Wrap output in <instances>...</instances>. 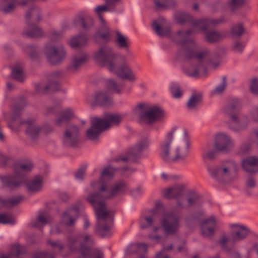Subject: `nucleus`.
<instances>
[{"mask_svg": "<svg viewBox=\"0 0 258 258\" xmlns=\"http://www.w3.org/2000/svg\"><path fill=\"white\" fill-rule=\"evenodd\" d=\"M88 38L85 35L81 34L73 37L70 41L69 44L73 48H81L87 44Z\"/></svg>", "mask_w": 258, "mask_h": 258, "instance_id": "nucleus-33", "label": "nucleus"}, {"mask_svg": "<svg viewBox=\"0 0 258 258\" xmlns=\"http://www.w3.org/2000/svg\"><path fill=\"white\" fill-rule=\"evenodd\" d=\"M214 145L216 150L222 153H230L234 146L232 139L224 133H220L216 135Z\"/></svg>", "mask_w": 258, "mask_h": 258, "instance_id": "nucleus-15", "label": "nucleus"}, {"mask_svg": "<svg viewBox=\"0 0 258 258\" xmlns=\"http://www.w3.org/2000/svg\"><path fill=\"white\" fill-rule=\"evenodd\" d=\"M244 47V44L239 41L235 42L232 46L233 50L238 53H241Z\"/></svg>", "mask_w": 258, "mask_h": 258, "instance_id": "nucleus-63", "label": "nucleus"}, {"mask_svg": "<svg viewBox=\"0 0 258 258\" xmlns=\"http://www.w3.org/2000/svg\"><path fill=\"white\" fill-rule=\"evenodd\" d=\"M107 89L111 92L120 93L124 86L123 83H116L112 79H109L107 82Z\"/></svg>", "mask_w": 258, "mask_h": 258, "instance_id": "nucleus-44", "label": "nucleus"}, {"mask_svg": "<svg viewBox=\"0 0 258 258\" xmlns=\"http://www.w3.org/2000/svg\"><path fill=\"white\" fill-rule=\"evenodd\" d=\"M240 107V101L238 99H233L223 110L229 118V127L235 132L244 130L249 122L247 116L239 111Z\"/></svg>", "mask_w": 258, "mask_h": 258, "instance_id": "nucleus-6", "label": "nucleus"}, {"mask_svg": "<svg viewBox=\"0 0 258 258\" xmlns=\"http://www.w3.org/2000/svg\"><path fill=\"white\" fill-rule=\"evenodd\" d=\"M14 158L11 155H7L0 152V167H6L11 162H13Z\"/></svg>", "mask_w": 258, "mask_h": 258, "instance_id": "nucleus-48", "label": "nucleus"}, {"mask_svg": "<svg viewBox=\"0 0 258 258\" xmlns=\"http://www.w3.org/2000/svg\"><path fill=\"white\" fill-rule=\"evenodd\" d=\"M170 92L173 97L177 99L181 97L183 94V92L179 85L175 83H173L171 84Z\"/></svg>", "mask_w": 258, "mask_h": 258, "instance_id": "nucleus-47", "label": "nucleus"}, {"mask_svg": "<svg viewBox=\"0 0 258 258\" xmlns=\"http://www.w3.org/2000/svg\"><path fill=\"white\" fill-rule=\"evenodd\" d=\"M25 17L28 21L31 19L36 22L41 21L40 9L35 6L32 7L26 12Z\"/></svg>", "mask_w": 258, "mask_h": 258, "instance_id": "nucleus-37", "label": "nucleus"}, {"mask_svg": "<svg viewBox=\"0 0 258 258\" xmlns=\"http://www.w3.org/2000/svg\"><path fill=\"white\" fill-rule=\"evenodd\" d=\"M25 51L28 53L31 58L34 59L37 56L36 48L31 45H26L25 47Z\"/></svg>", "mask_w": 258, "mask_h": 258, "instance_id": "nucleus-58", "label": "nucleus"}, {"mask_svg": "<svg viewBox=\"0 0 258 258\" xmlns=\"http://www.w3.org/2000/svg\"><path fill=\"white\" fill-rule=\"evenodd\" d=\"M33 168V164L30 161L22 163L15 167L14 175L5 178L4 181L10 188H17L23 182L24 176L30 172Z\"/></svg>", "mask_w": 258, "mask_h": 258, "instance_id": "nucleus-11", "label": "nucleus"}, {"mask_svg": "<svg viewBox=\"0 0 258 258\" xmlns=\"http://www.w3.org/2000/svg\"><path fill=\"white\" fill-rule=\"evenodd\" d=\"M133 246L137 249V252L139 253H144L147 251V245L145 243H137Z\"/></svg>", "mask_w": 258, "mask_h": 258, "instance_id": "nucleus-61", "label": "nucleus"}, {"mask_svg": "<svg viewBox=\"0 0 258 258\" xmlns=\"http://www.w3.org/2000/svg\"><path fill=\"white\" fill-rule=\"evenodd\" d=\"M250 149V145L249 143H244L240 146L238 153L240 155L247 153Z\"/></svg>", "mask_w": 258, "mask_h": 258, "instance_id": "nucleus-64", "label": "nucleus"}, {"mask_svg": "<svg viewBox=\"0 0 258 258\" xmlns=\"http://www.w3.org/2000/svg\"><path fill=\"white\" fill-rule=\"evenodd\" d=\"M244 2V0H229L228 5L232 10H235L241 7Z\"/></svg>", "mask_w": 258, "mask_h": 258, "instance_id": "nucleus-56", "label": "nucleus"}, {"mask_svg": "<svg viewBox=\"0 0 258 258\" xmlns=\"http://www.w3.org/2000/svg\"><path fill=\"white\" fill-rule=\"evenodd\" d=\"M50 220V218L47 214H39L37 222L33 224L35 227H39L38 223H42L43 225L47 224Z\"/></svg>", "mask_w": 258, "mask_h": 258, "instance_id": "nucleus-51", "label": "nucleus"}, {"mask_svg": "<svg viewBox=\"0 0 258 258\" xmlns=\"http://www.w3.org/2000/svg\"><path fill=\"white\" fill-rule=\"evenodd\" d=\"M79 128L71 125L66 130L63 138V144L66 146H75L79 142Z\"/></svg>", "mask_w": 258, "mask_h": 258, "instance_id": "nucleus-18", "label": "nucleus"}, {"mask_svg": "<svg viewBox=\"0 0 258 258\" xmlns=\"http://www.w3.org/2000/svg\"><path fill=\"white\" fill-rule=\"evenodd\" d=\"M218 153L220 152L216 150L214 145L207 144L202 148V157L204 160H213Z\"/></svg>", "mask_w": 258, "mask_h": 258, "instance_id": "nucleus-31", "label": "nucleus"}, {"mask_svg": "<svg viewBox=\"0 0 258 258\" xmlns=\"http://www.w3.org/2000/svg\"><path fill=\"white\" fill-rule=\"evenodd\" d=\"M152 28L156 33L161 37L167 36L169 34V26L164 22L155 21L153 23Z\"/></svg>", "mask_w": 258, "mask_h": 258, "instance_id": "nucleus-29", "label": "nucleus"}, {"mask_svg": "<svg viewBox=\"0 0 258 258\" xmlns=\"http://www.w3.org/2000/svg\"><path fill=\"white\" fill-rule=\"evenodd\" d=\"M251 91L254 94H258V79L254 78L252 80L250 86Z\"/></svg>", "mask_w": 258, "mask_h": 258, "instance_id": "nucleus-62", "label": "nucleus"}, {"mask_svg": "<svg viewBox=\"0 0 258 258\" xmlns=\"http://www.w3.org/2000/svg\"><path fill=\"white\" fill-rule=\"evenodd\" d=\"M185 192V186L182 184H176L162 190L163 197L167 199H175L178 200Z\"/></svg>", "mask_w": 258, "mask_h": 258, "instance_id": "nucleus-19", "label": "nucleus"}, {"mask_svg": "<svg viewBox=\"0 0 258 258\" xmlns=\"http://www.w3.org/2000/svg\"><path fill=\"white\" fill-rule=\"evenodd\" d=\"M14 223V218L12 214L3 213L0 214V223L7 224Z\"/></svg>", "mask_w": 258, "mask_h": 258, "instance_id": "nucleus-49", "label": "nucleus"}, {"mask_svg": "<svg viewBox=\"0 0 258 258\" xmlns=\"http://www.w3.org/2000/svg\"><path fill=\"white\" fill-rule=\"evenodd\" d=\"M35 90L37 92L45 93L48 91H57L59 88V83L57 81H51L49 84L44 87H42L40 84L35 85Z\"/></svg>", "mask_w": 258, "mask_h": 258, "instance_id": "nucleus-34", "label": "nucleus"}, {"mask_svg": "<svg viewBox=\"0 0 258 258\" xmlns=\"http://www.w3.org/2000/svg\"><path fill=\"white\" fill-rule=\"evenodd\" d=\"M23 200L22 196H18L5 200L0 197V209L4 207H11L20 204Z\"/></svg>", "mask_w": 258, "mask_h": 258, "instance_id": "nucleus-38", "label": "nucleus"}, {"mask_svg": "<svg viewBox=\"0 0 258 258\" xmlns=\"http://www.w3.org/2000/svg\"><path fill=\"white\" fill-rule=\"evenodd\" d=\"M123 116L119 114H106L103 119L94 117L91 120V126L87 130V137L92 141L97 140L100 133L108 127L120 122Z\"/></svg>", "mask_w": 258, "mask_h": 258, "instance_id": "nucleus-5", "label": "nucleus"}, {"mask_svg": "<svg viewBox=\"0 0 258 258\" xmlns=\"http://www.w3.org/2000/svg\"><path fill=\"white\" fill-rule=\"evenodd\" d=\"M160 223L164 232L167 234H175L180 226L179 217L172 211L164 212Z\"/></svg>", "mask_w": 258, "mask_h": 258, "instance_id": "nucleus-12", "label": "nucleus"}, {"mask_svg": "<svg viewBox=\"0 0 258 258\" xmlns=\"http://www.w3.org/2000/svg\"><path fill=\"white\" fill-rule=\"evenodd\" d=\"M151 144L150 140L148 138H145L141 140L138 144L133 148L132 153L127 156L119 157L114 159L115 162L121 161L125 162L128 160H134L132 156L137 158L140 156L141 152L148 148Z\"/></svg>", "mask_w": 258, "mask_h": 258, "instance_id": "nucleus-17", "label": "nucleus"}, {"mask_svg": "<svg viewBox=\"0 0 258 258\" xmlns=\"http://www.w3.org/2000/svg\"><path fill=\"white\" fill-rule=\"evenodd\" d=\"M256 185V180L253 177H248L245 181V188L244 192L247 196H251L252 195L250 189L253 188Z\"/></svg>", "mask_w": 258, "mask_h": 258, "instance_id": "nucleus-46", "label": "nucleus"}, {"mask_svg": "<svg viewBox=\"0 0 258 258\" xmlns=\"http://www.w3.org/2000/svg\"><path fill=\"white\" fill-rule=\"evenodd\" d=\"M200 204V197L196 194L190 195L186 200L183 198L176 201L175 208L176 210H181L188 208L193 206L198 205Z\"/></svg>", "mask_w": 258, "mask_h": 258, "instance_id": "nucleus-24", "label": "nucleus"}, {"mask_svg": "<svg viewBox=\"0 0 258 258\" xmlns=\"http://www.w3.org/2000/svg\"><path fill=\"white\" fill-rule=\"evenodd\" d=\"M12 77L17 81L22 82L25 80L23 68L21 66L14 67L12 70Z\"/></svg>", "mask_w": 258, "mask_h": 258, "instance_id": "nucleus-45", "label": "nucleus"}, {"mask_svg": "<svg viewBox=\"0 0 258 258\" xmlns=\"http://www.w3.org/2000/svg\"><path fill=\"white\" fill-rule=\"evenodd\" d=\"M208 171L218 181L228 183L237 178L238 165L233 160H226L215 167L209 168Z\"/></svg>", "mask_w": 258, "mask_h": 258, "instance_id": "nucleus-7", "label": "nucleus"}, {"mask_svg": "<svg viewBox=\"0 0 258 258\" xmlns=\"http://www.w3.org/2000/svg\"><path fill=\"white\" fill-rule=\"evenodd\" d=\"M202 102V95L193 94L186 103V107L189 110H196Z\"/></svg>", "mask_w": 258, "mask_h": 258, "instance_id": "nucleus-35", "label": "nucleus"}, {"mask_svg": "<svg viewBox=\"0 0 258 258\" xmlns=\"http://www.w3.org/2000/svg\"><path fill=\"white\" fill-rule=\"evenodd\" d=\"M74 116V112L70 108H67L61 111L55 121V124L61 126L66 124Z\"/></svg>", "mask_w": 258, "mask_h": 258, "instance_id": "nucleus-30", "label": "nucleus"}, {"mask_svg": "<svg viewBox=\"0 0 258 258\" xmlns=\"http://www.w3.org/2000/svg\"><path fill=\"white\" fill-rule=\"evenodd\" d=\"M175 19L177 22L180 24L191 22L195 28L202 31H206L209 28L216 26L224 22L223 18L217 19L204 18L191 21V17L189 14L183 12H177L175 15Z\"/></svg>", "mask_w": 258, "mask_h": 258, "instance_id": "nucleus-9", "label": "nucleus"}, {"mask_svg": "<svg viewBox=\"0 0 258 258\" xmlns=\"http://www.w3.org/2000/svg\"><path fill=\"white\" fill-rule=\"evenodd\" d=\"M244 31L243 26L241 24H238L232 27L230 31L231 35L233 36H241Z\"/></svg>", "mask_w": 258, "mask_h": 258, "instance_id": "nucleus-53", "label": "nucleus"}, {"mask_svg": "<svg viewBox=\"0 0 258 258\" xmlns=\"http://www.w3.org/2000/svg\"><path fill=\"white\" fill-rule=\"evenodd\" d=\"M192 32L191 30L179 31L174 36L173 40L182 46L181 51L185 59H196L194 64L185 69L184 73L190 77L195 78L206 77L208 70L203 63L211 64L216 68L219 64L218 57L210 53L207 49L198 52L196 44L190 37Z\"/></svg>", "mask_w": 258, "mask_h": 258, "instance_id": "nucleus-2", "label": "nucleus"}, {"mask_svg": "<svg viewBox=\"0 0 258 258\" xmlns=\"http://www.w3.org/2000/svg\"><path fill=\"white\" fill-rule=\"evenodd\" d=\"M156 215L142 216L139 220L140 227L141 229L148 228L153 225L155 222Z\"/></svg>", "mask_w": 258, "mask_h": 258, "instance_id": "nucleus-40", "label": "nucleus"}, {"mask_svg": "<svg viewBox=\"0 0 258 258\" xmlns=\"http://www.w3.org/2000/svg\"><path fill=\"white\" fill-rule=\"evenodd\" d=\"M16 7L15 0H1L0 10L4 13L12 12Z\"/></svg>", "mask_w": 258, "mask_h": 258, "instance_id": "nucleus-39", "label": "nucleus"}, {"mask_svg": "<svg viewBox=\"0 0 258 258\" xmlns=\"http://www.w3.org/2000/svg\"><path fill=\"white\" fill-rule=\"evenodd\" d=\"M229 227L232 229L229 238L226 235H222L218 243L221 247L227 252L232 250V247L228 245V242L235 244L244 240L248 236L249 229L245 225L239 224H231Z\"/></svg>", "mask_w": 258, "mask_h": 258, "instance_id": "nucleus-8", "label": "nucleus"}, {"mask_svg": "<svg viewBox=\"0 0 258 258\" xmlns=\"http://www.w3.org/2000/svg\"><path fill=\"white\" fill-rule=\"evenodd\" d=\"M43 185V177L41 176L37 175L27 183L26 187L29 192L36 194L42 190Z\"/></svg>", "mask_w": 258, "mask_h": 258, "instance_id": "nucleus-27", "label": "nucleus"}, {"mask_svg": "<svg viewBox=\"0 0 258 258\" xmlns=\"http://www.w3.org/2000/svg\"><path fill=\"white\" fill-rule=\"evenodd\" d=\"M117 54L113 51L112 48L104 45L99 47L94 52L93 59L98 64L107 67L110 71L115 70V61Z\"/></svg>", "mask_w": 258, "mask_h": 258, "instance_id": "nucleus-10", "label": "nucleus"}, {"mask_svg": "<svg viewBox=\"0 0 258 258\" xmlns=\"http://www.w3.org/2000/svg\"><path fill=\"white\" fill-rule=\"evenodd\" d=\"M25 252V248L23 246L16 244L12 247L11 252L7 254L2 255L0 258H14L18 257L19 255Z\"/></svg>", "mask_w": 258, "mask_h": 258, "instance_id": "nucleus-43", "label": "nucleus"}, {"mask_svg": "<svg viewBox=\"0 0 258 258\" xmlns=\"http://www.w3.org/2000/svg\"><path fill=\"white\" fill-rule=\"evenodd\" d=\"M77 23H80L84 29H88L91 27L93 24V20L90 17L86 18H79L77 20Z\"/></svg>", "mask_w": 258, "mask_h": 258, "instance_id": "nucleus-50", "label": "nucleus"}, {"mask_svg": "<svg viewBox=\"0 0 258 258\" xmlns=\"http://www.w3.org/2000/svg\"><path fill=\"white\" fill-rule=\"evenodd\" d=\"M26 104V100L24 97H20L15 100L14 104L11 107L10 114L11 121H13L19 118Z\"/></svg>", "mask_w": 258, "mask_h": 258, "instance_id": "nucleus-22", "label": "nucleus"}, {"mask_svg": "<svg viewBox=\"0 0 258 258\" xmlns=\"http://www.w3.org/2000/svg\"><path fill=\"white\" fill-rule=\"evenodd\" d=\"M95 38H100L104 41L108 42L111 40V33L109 30L105 33L98 32L95 34Z\"/></svg>", "mask_w": 258, "mask_h": 258, "instance_id": "nucleus-55", "label": "nucleus"}, {"mask_svg": "<svg viewBox=\"0 0 258 258\" xmlns=\"http://www.w3.org/2000/svg\"><path fill=\"white\" fill-rule=\"evenodd\" d=\"M154 3L158 10H164L170 6L168 0H155Z\"/></svg>", "mask_w": 258, "mask_h": 258, "instance_id": "nucleus-54", "label": "nucleus"}, {"mask_svg": "<svg viewBox=\"0 0 258 258\" xmlns=\"http://www.w3.org/2000/svg\"><path fill=\"white\" fill-rule=\"evenodd\" d=\"M23 34L28 37L39 38L44 36L43 30L37 25H29V27L25 29Z\"/></svg>", "mask_w": 258, "mask_h": 258, "instance_id": "nucleus-32", "label": "nucleus"}, {"mask_svg": "<svg viewBox=\"0 0 258 258\" xmlns=\"http://www.w3.org/2000/svg\"><path fill=\"white\" fill-rule=\"evenodd\" d=\"M140 118L145 122L152 124L163 120L165 117V111L157 106L146 108L140 115Z\"/></svg>", "mask_w": 258, "mask_h": 258, "instance_id": "nucleus-13", "label": "nucleus"}, {"mask_svg": "<svg viewBox=\"0 0 258 258\" xmlns=\"http://www.w3.org/2000/svg\"><path fill=\"white\" fill-rule=\"evenodd\" d=\"M88 59V55L84 51H79L73 56L69 70L75 72Z\"/></svg>", "mask_w": 258, "mask_h": 258, "instance_id": "nucleus-23", "label": "nucleus"}, {"mask_svg": "<svg viewBox=\"0 0 258 258\" xmlns=\"http://www.w3.org/2000/svg\"><path fill=\"white\" fill-rule=\"evenodd\" d=\"M116 169L110 166L105 167L100 174L98 181L91 183V186L97 192H90L86 199L93 207L97 219V230L102 236H109L113 216L110 211L106 209L104 200L115 197L123 193L126 189V185L122 181H118L110 186V181Z\"/></svg>", "mask_w": 258, "mask_h": 258, "instance_id": "nucleus-1", "label": "nucleus"}, {"mask_svg": "<svg viewBox=\"0 0 258 258\" xmlns=\"http://www.w3.org/2000/svg\"><path fill=\"white\" fill-rule=\"evenodd\" d=\"M226 32H219L213 31L207 32L206 38L209 42H215L221 40L226 37Z\"/></svg>", "mask_w": 258, "mask_h": 258, "instance_id": "nucleus-42", "label": "nucleus"}, {"mask_svg": "<svg viewBox=\"0 0 258 258\" xmlns=\"http://www.w3.org/2000/svg\"><path fill=\"white\" fill-rule=\"evenodd\" d=\"M78 214L79 211L77 208L68 209L63 214L60 223L57 227L52 228L50 233H60L62 232L63 227L73 226L78 217Z\"/></svg>", "mask_w": 258, "mask_h": 258, "instance_id": "nucleus-14", "label": "nucleus"}, {"mask_svg": "<svg viewBox=\"0 0 258 258\" xmlns=\"http://www.w3.org/2000/svg\"><path fill=\"white\" fill-rule=\"evenodd\" d=\"M94 242L91 234L79 233L68 238L67 246L72 252L80 251L82 258H102L103 253L100 250L91 248Z\"/></svg>", "mask_w": 258, "mask_h": 258, "instance_id": "nucleus-4", "label": "nucleus"}, {"mask_svg": "<svg viewBox=\"0 0 258 258\" xmlns=\"http://www.w3.org/2000/svg\"><path fill=\"white\" fill-rule=\"evenodd\" d=\"M242 167L246 172L255 173L258 172V157H248L242 161Z\"/></svg>", "mask_w": 258, "mask_h": 258, "instance_id": "nucleus-26", "label": "nucleus"}, {"mask_svg": "<svg viewBox=\"0 0 258 258\" xmlns=\"http://www.w3.org/2000/svg\"><path fill=\"white\" fill-rule=\"evenodd\" d=\"M115 11H116V7L108 2H105V5L98 6L95 9L96 14L102 22H104L103 17L101 15L102 12Z\"/></svg>", "mask_w": 258, "mask_h": 258, "instance_id": "nucleus-36", "label": "nucleus"}, {"mask_svg": "<svg viewBox=\"0 0 258 258\" xmlns=\"http://www.w3.org/2000/svg\"><path fill=\"white\" fill-rule=\"evenodd\" d=\"M226 77L223 76L222 77V80L221 83L218 85L213 91L212 94L214 95H219L223 93L224 90H225L226 85Z\"/></svg>", "mask_w": 258, "mask_h": 258, "instance_id": "nucleus-52", "label": "nucleus"}, {"mask_svg": "<svg viewBox=\"0 0 258 258\" xmlns=\"http://www.w3.org/2000/svg\"><path fill=\"white\" fill-rule=\"evenodd\" d=\"M185 130L173 127L160 143V154L166 162H180L185 160L189 149Z\"/></svg>", "mask_w": 258, "mask_h": 258, "instance_id": "nucleus-3", "label": "nucleus"}, {"mask_svg": "<svg viewBox=\"0 0 258 258\" xmlns=\"http://www.w3.org/2000/svg\"><path fill=\"white\" fill-rule=\"evenodd\" d=\"M45 53L47 60L52 64H57L62 62L66 54L63 46L55 47L50 45L45 46Z\"/></svg>", "mask_w": 258, "mask_h": 258, "instance_id": "nucleus-16", "label": "nucleus"}, {"mask_svg": "<svg viewBox=\"0 0 258 258\" xmlns=\"http://www.w3.org/2000/svg\"><path fill=\"white\" fill-rule=\"evenodd\" d=\"M25 125V133L28 137L32 140L37 139L41 133V127L36 124L35 120L29 119L22 122Z\"/></svg>", "mask_w": 258, "mask_h": 258, "instance_id": "nucleus-21", "label": "nucleus"}, {"mask_svg": "<svg viewBox=\"0 0 258 258\" xmlns=\"http://www.w3.org/2000/svg\"><path fill=\"white\" fill-rule=\"evenodd\" d=\"M115 42L119 48L127 49L129 47L130 41L127 37L123 35L119 31L116 32Z\"/></svg>", "mask_w": 258, "mask_h": 258, "instance_id": "nucleus-41", "label": "nucleus"}, {"mask_svg": "<svg viewBox=\"0 0 258 258\" xmlns=\"http://www.w3.org/2000/svg\"><path fill=\"white\" fill-rule=\"evenodd\" d=\"M173 245H170L167 247H164L163 249L156 255V258H170L169 256L166 254V251L170 250L172 248Z\"/></svg>", "mask_w": 258, "mask_h": 258, "instance_id": "nucleus-59", "label": "nucleus"}, {"mask_svg": "<svg viewBox=\"0 0 258 258\" xmlns=\"http://www.w3.org/2000/svg\"><path fill=\"white\" fill-rule=\"evenodd\" d=\"M94 99L96 103L104 106H109L113 103L110 93L105 91L96 92L94 95Z\"/></svg>", "mask_w": 258, "mask_h": 258, "instance_id": "nucleus-28", "label": "nucleus"}, {"mask_svg": "<svg viewBox=\"0 0 258 258\" xmlns=\"http://www.w3.org/2000/svg\"><path fill=\"white\" fill-rule=\"evenodd\" d=\"M112 72L123 79H126L130 81H134L137 80L135 74L127 64H123L117 69L115 64V70Z\"/></svg>", "mask_w": 258, "mask_h": 258, "instance_id": "nucleus-25", "label": "nucleus"}, {"mask_svg": "<svg viewBox=\"0 0 258 258\" xmlns=\"http://www.w3.org/2000/svg\"><path fill=\"white\" fill-rule=\"evenodd\" d=\"M47 244L52 248L57 249L59 251H61L63 248V244L58 241H52L50 239H48L47 240Z\"/></svg>", "mask_w": 258, "mask_h": 258, "instance_id": "nucleus-60", "label": "nucleus"}, {"mask_svg": "<svg viewBox=\"0 0 258 258\" xmlns=\"http://www.w3.org/2000/svg\"><path fill=\"white\" fill-rule=\"evenodd\" d=\"M34 258H55L54 255L47 251H37L33 255Z\"/></svg>", "mask_w": 258, "mask_h": 258, "instance_id": "nucleus-57", "label": "nucleus"}, {"mask_svg": "<svg viewBox=\"0 0 258 258\" xmlns=\"http://www.w3.org/2000/svg\"><path fill=\"white\" fill-rule=\"evenodd\" d=\"M217 224L216 218L214 216L204 220L201 224V233L205 237H209L214 235Z\"/></svg>", "mask_w": 258, "mask_h": 258, "instance_id": "nucleus-20", "label": "nucleus"}]
</instances>
